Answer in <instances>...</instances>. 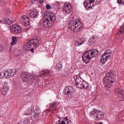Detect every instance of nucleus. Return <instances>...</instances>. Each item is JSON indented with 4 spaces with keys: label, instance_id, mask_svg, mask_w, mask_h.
I'll list each match as a JSON object with an SVG mask.
<instances>
[{
    "label": "nucleus",
    "instance_id": "nucleus-1",
    "mask_svg": "<svg viewBox=\"0 0 124 124\" xmlns=\"http://www.w3.org/2000/svg\"><path fill=\"white\" fill-rule=\"evenodd\" d=\"M115 80H116L115 71L111 70L106 75L103 80V83L105 88L108 91H111L112 84L115 82Z\"/></svg>",
    "mask_w": 124,
    "mask_h": 124
},
{
    "label": "nucleus",
    "instance_id": "nucleus-2",
    "mask_svg": "<svg viewBox=\"0 0 124 124\" xmlns=\"http://www.w3.org/2000/svg\"><path fill=\"white\" fill-rule=\"evenodd\" d=\"M45 14L47 16V18L43 21L44 28L50 29L56 21V15L54 13L47 14V13Z\"/></svg>",
    "mask_w": 124,
    "mask_h": 124
},
{
    "label": "nucleus",
    "instance_id": "nucleus-3",
    "mask_svg": "<svg viewBox=\"0 0 124 124\" xmlns=\"http://www.w3.org/2000/svg\"><path fill=\"white\" fill-rule=\"evenodd\" d=\"M83 28V24L80 21L71 20L68 25V29L74 32H80Z\"/></svg>",
    "mask_w": 124,
    "mask_h": 124
},
{
    "label": "nucleus",
    "instance_id": "nucleus-4",
    "mask_svg": "<svg viewBox=\"0 0 124 124\" xmlns=\"http://www.w3.org/2000/svg\"><path fill=\"white\" fill-rule=\"evenodd\" d=\"M74 79L75 80V82L76 83V85L78 86V88H79V89H85V87H86V90H88L89 89L88 85V83L86 82V81L83 80L79 76H74Z\"/></svg>",
    "mask_w": 124,
    "mask_h": 124
},
{
    "label": "nucleus",
    "instance_id": "nucleus-5",
    "mask_svg": "<svg viewBox=\"0 0 124 124\" xmlns=\"http://www.w3.org/2000/svg\"><path fill=\"white\" fill-rule=\"evenodd\" d=\"M105 113L102 111H100L96 109H93L92 111L90 112V117L94 118L96 121H100L102 120L104 117Z\"/></svg>",
    "mask_w": 124,
    "mask_h": 124
},
{
    "label": "nucleus",
    "instance_id": "nucleus-6",
    "mask_svg": "<svg viewBox=\"0 0 124 124\" xmlns=\"http://www.w3.org/2000/svg\"><path fill=\"white\" fill-rule=\"evenodd\" d=\"M39 45V40L37 39H33L28 41L24 46V48L26 51H29L30 48L33 47H37Z\"/></svg>",
    "mask_w": 124,
    "mask_h": 124
},
{
    "label": "nucleus",
    "instance_id": "nucleus-7",
    "mask_svg": "<svg viewBox=\"0 0 124 124\" xmlns=\"http://www.w3.org/2000/svg\"><path fill=\"white\" fill-rule=\"evenodd\" d=\"M20 76L24 83H31V80L33 79V76L28 74L26 72H21Z\"/></svg>",
    "mask_w": 124,
    "mask_h": 124
},
{
    "label": "nucleus",
    "instance_id": "nucleus-8",
    "mask_svg": "<svg viewBox=\"0 0 124 124\" xmlns=\"http://www.w3.org/2000/svg\"><path fill=\"white\" fill-rule=\"evenodd\" d=\"M90 52H91V50L86 51L82 56V61L86 64H88L91 62V60L93 59Z\"/></svg>",
    "mask_w": 124,
    "mask_h": 124
},
{
    "label": "nucleus",
    "instance_id": "nucleus-9",
    "mask_svg": "<svg viewBox=\"0 0 124 124\" xmlns=\"http://www.w3.org/2000/svg\"><path fill=\"white\" fill-rule=\"evenodd\" d=\"M115 94L117 95L121 101L124 100V92L121 88L116 89L115 91Z\"/></svg>",
    "mask_w": 124,
    "mask_h": 124
},
{
    "label": "nucleus",
    "instance_id": "nucleus-10",
    "mask_svg": "<svg viewBox=\"0 0 124 124\" xmlns=\"http://www.w3.org/2000/svg\"><path fill=\"white\" fill-rule=\"evenodd\" d=\"M11 31L15 34L21 33L22 31V28L19 25H13L11 27Z\"/></svg>",
    "mask_w": 124,
    "mask_h": 124
},
{
    "label": "nucleus",
    "instance_id": "nucleus-11",
    "mask_svg": "<svg viewBox=\"0 0 124 124\" xmlns=\"http://www.w3.org/2000/svg\"><path fill=\"white\" fill-rule=\"evenodd\" d=\"M9 88L7 83L5 82H3L2 86L0 88V91L3 95H5L8 92Z\"/></svg>",
    "mask_w": 124,
    "mask_h": 124
},
{
    "label": "nucleus",
    "instance_id": "nucleus-12",
    "mask_svg": "<svg viewBox=\"0 0 124 124\" xmlns=\"http://www.w3.org/2000/svg\"><path fill=\"white\" fill-rule=\"evenodd\" d=\"M33 110H34V106L31 105V107L28 108L25 111V113L23 114L24 116H30V115H32Z\"/></svg>",
    "mask_w": 124,
    "mask_h": 124
},
{
    "label": "nucleus",
    "instance_id": "nucleus-13",
    "mask_svg": "<svg viewBox=\"0 0 124 124\" xmlns=\"http://www.w3.org/2000/svg\"><path fill=\"white\" fill-rule=\"evenodd\" d=\"M63 12L64 14L67 15L71 12V5L70 4H66L64 5Z\"/></svg>",
    "mask_w": 124,
    "mask_h": 124
},
{
    "label": "nucleus",
    "instance_id": "nucleus-14",
    "mask_svg": "<svg viewBox=\"0 0 124 124\" xmlns=\"http://www.w3.org/2000/svg\"><path fill=\"white\" fill-rule=\"evenodd\" d=\"M64 93L67 95H71L74 93V89L71 86H67L65 88Z\"/></svg>",
    "mask_w": 124,
    "mask_h": 124
},
{
    "label": "nucleus",
    "instance_id": "nucleus-15",
    "mask_svg": "<svg viewBox=\"0 0 124 124\" xmlns=\"http://www.w3.org/2000/svg\"><path fill=\"white\" fill-rule=\"evenodd\" d=\"M109 58H110V56H108L106 53L104 52L102 56V58L100 60V62L101 64H104V63L106 62V61L108 60H109Z\"/></svg>",
    "mask_w": 124,
    "mask_h": 124
},
{
    "label": "nucleus",
    "instance_id": "nucleus-16",
    "mask_svg": "<svg viewBox=\"0 0 124 124\" xmlns=\"http://www.w3.org/2000/svg\"><path fill=\"white\" fill-rule=\"evenodd\" d=\"M30 16L31 18H36L38 16V11L35 9L30 12Z\"/></svg>",
    "mask_w": 124,
    "mask_h": 124
},
{
    "label": "nucleus",
    "instance_id": "nucleus-17",
    "mask_svg": "<svg viewBox=\"0 0 124 124\" xmlns=\"http://www.w3.org/2000/svg\"><path fill=\"white\" fill-rule=\"evenodd\" d=\"M23 21L26 26L30 25V17L27 16H23Z\"/></svg>",
    "mask_w": 124,
    "mask_h": 124
},
{
    "label": "nucleus",
    "instance_id": "nucleus-18",
    "mask_svg": "<svg viewBox=\"0 0 124 124\" xmlns=\"http://www.w3.org/2000/svg\"><path fill=\"white\" fill-rule=\"evenodd\" d=\"M85 41L86 40L84 39V38H79L78 41L76 43L75 45L76 46H81Z\"/></svg>",
    "mask_w": 124,
    "mask_h": 124
},
{
    "label": "nucleus",
    "instance_id": "nucleus-19",
    "mask_svg": "<svg viewBox=\"0 0 124 124\" xmlns=\"http://www.w3.org/2000/svg\"><path fill=\"white\" fill-rule=\"evenodd\" d=\"M90 55L92 58L93 57H95V56H97L98 55L99 51L96 49H94L93 51L91 50V52H90Z\"/></svg>",
    "mask_w": 124,
    "mask_h": 124
},
{
    "label": "nucleus",
    "instance_id": "nucleus-20",
    "mask_svg": "<svg viewBox=\"0 0 124 124\" xmlns=\"http://www.w3.org/2000/svg\"><path fill=\"white\" fill-rule=\"evenodd\" d=\"M18 42V40L17 39V37H12V42H11V45L13 46L16 45Z\"/></svg>",
    "mask_w": 124,
    "mask_h": 124
},
{
    "label": "nucleus",
    "instance_id": "nucleus-21",
    "mask_svg": "<svg viewBox=\"0 0 124 124\" xmlns=\"http://www.w3.org/2000/svg\"><path fill=\"white\" fill-rule=\"evenodd\" d=\"M3 22L5 25H11L12 21L10 20L8 17L3 19Z\"/></svg>",
    "mask_w": 124,
    "mask_h": 124
},
{
    "label": "nucleus",
    "instance_id": "nucleus-22",
    "mask_svg": "<svg viewBox=\"0 0 124 124\" xmlns=\"http://www.w3.org/2000/svg\"><path fill=\"white\" fill-rule=\"evenodd\" d=\"M57 102H53V103H50V106L49 107V109L48 110V111H51L50 109H53L55 108L57 106Z\"/></svg>",
    "mask_w": 124,
    "mask_h": 124
},
{
    "label": "nucleus",
    "instance_id": "nucleus-23",
    "mask_svg": "<svg viewBox=\"0 0 124 124\" xmlns=\"http://www.w3.org/2000/svg\"><path fill=\"white\" fill-rule=\"evenodd\" d=\"M16 72H17V71H16V69H11L9 71L10 77H13V76L16 74Z\"/></svg>",
    "mask_w": 124,
    "mask_h": 124
},
{
    "label": "nucleus",
    "instance_id": "nucleus-24",
    "mask_svg": "<svg viewBox=\"0 0 124 124\" xmlns=\"http://www.w3.org/2000/svg\"><path fill=\"white\" fill-rule=\"evenodd\" d=\"M83 4H84V6L85 8H86V9H87V10L91 9V4H90V2L89 3H87V2H86V1H84Z\"/></svg>",
    "mask_w": 124,
    "mask_h": 124
},
{
    "label": "nucleus",
    "instance_id": "nucleus-25",
    "mask_svg": "<svg viewBox=\"0 0 124 124\" xmlns=\"http://www.w3.org/2000/svg\"><path fill=\"white\" fill-rule=\"evenodd\" d=\"M41 77H48V76H50V71L47 72H45L40 75Z\"/></svg>",
    "mask_w": 124,
    "mask_h": 124
},
{
    "label": "nucleus",
    "instance_id": "nucleus-26",
    "mask_svg": "<svg viewBox=\"0 0 124 124\" xmlns=\"http://www.w3.org/2000/svg\"><path fill=\"white\" fill-rule=\"evenodd\" d=\"M124 24H123V25L122 26H121V27L119 29L117 34L118 35H120V34H121V33H124Z\"/></svg>",
    "mask_w": 124,
    "mask_h": 124
},
{
    "label": "nucleus",
    "instance_id": "nucleus-27",
    "mask_svg": "<svg viewBox=\"0 0 124 124\" xmlns=\"http://www.w3.org/2000/svg\"><path fill=\"white\" fill-rule=\"evenodd\" d=\"M91 2H93L95 5H97V4H99L101 2V0H91Z\"/></svg>",
    "mask_w": 124,
    "mask_h": 124
},
{
    "label": "nucleus",
    "instance_id": "nucleus-28",
    "mask_svg": "<svg viewBox=\"0 0 124 124\" xmlns=\"http://www.w3.org/2000/svg\"><path fill=\"white\" fill-rule=\"evenodd\" d=\"M104 53H105L108 57H111V55H112V51L110 49L106 50Z\"/></svg>",
    "mask_w": 124,
    "mask_h": 124
},
{
    "label": "nucleus",
    "instance_id": "nucleus-29",
    "mask_svg": "<svg viewBox=\"0 0 124 124\" xmlns=\"http://www.w3.org/2000/svg\"><path fill=\"white\" fill-rule=\"evenodd\" d=\"M4 77L5 78H7V77H10V75H9V71H4Z\"/></svg>",
    "mask_w": 124,
    "mask_h": 124
},
{
    "label": "nucleus",
    "instance_id": "nucleus-30",
    "mask_svg": "<svg viewBox=\"0 0 124 124\" xmlns=\"http://www.w3.org/2000/svg\"><path fill=\"white\" fill-rule=\"evenodd\" d=\"M20 53V50L19 49H16L15 51H14V55L15 56H19V54Z\"/></svg>",
    "mask_w": 124,
    "mask_h": 124
},
{
    "label": "nucleus",
    "instance_id": "nucleus-31",
    "mask_svg": "<svg viewBox=\"0 0 124 124\" xmlns=\"http://www.w3.org/2000/svg\"><path fill=\"white\" fill-rule=\"evenodd\" d=\"M4 77V71H2L0 72V79H2Z\"/></svg>",
    "mask_w": 124,
    "mask_h": 124
},
{
    "label": "nucleus",
    "instance_id": "nucleus-32",
    "mask_svg": "<svg viewBox=\"0 0 124 124\" xmlns=\"http://www.w3.org/2000/svg\"><path fill=\"white\" fill-rule=\"evenodd\" d=\"M34 117L35 118V119H36V120H37V121H38V120H39V114H37V113H34L33 114Z\"/></svg>",
    "mask_w": 124,
    "mask_h": 124
},
{
    "label": "nucleus",
    "instance_id": "nucleus-33",
    "mask_svg": "<svg viewBox=\"0 0 124 124\" xmlns=\"http://www.w3.org/2000/svg\"><path fill=\"white\" fill-rule=\"evenodd\" d=\"M34 113L40 115V113H41V110L39 108H36L34 111Z\"/></svg>",
    "mask_w": 124,
    "mask_h": 124
},
{
    "label": "nucleus",
    "instance_id": "nucleus-34",
    "mask_svg": "<svg viewBox=\"0 0 124 124\" xmlns=\"http://www.w3.org/2000/svg\"><path fill=\"white\" fill-rule=\"evenodd\" d=\"M56 68L57 69H61V68H62V64L58 63L57 64Z\"/></svg>",
    "mask_w": 124,
    "mask_h": 124
},
{
    "label": "nucleus",
    "instance_id": "nucleus-35",
    "mask_svg": "<svg viewBox=\"0 0 124 124\" xmlns=\"http://www.w3.org/2000/svg\"><path fill=\"white\" fill-rule=\"evenodd\" d=\"M117 2L118 3V4H123V5H124V0H117Z\"/></svg>",
    "mask_w": 124,
    "mask_h": 124
},
{
    "label": "nucleus",
    "instance_id": "nucleus-36",
    "mask_svg": "<svg viewBox=\"0 0 124 124\" xmlns=\"http://www.w3.org/2000/svg\"><path fill=\"white\" fill-rule=\"evenodd\" d=\"M90 1V4H91V6H90V8H91L92 9V7H93V5H95V4H94V3H93V2H91L92 1V0H89Z\"/></svg>",
    "mask_w": 124,
    "mask_h": 124
},
{
    "label": "nucleus",
    "instance_id": "nucleus-37",
    "mask_svg": "<svg viewBox=\"0 0 124 124\" xmlns=\"http://www.w3.org/2000/svg\"><path fill=\"white\" fill-rule=\"evenodd\" d=\"M46 9L50 10L51 9V5L50 4H46Z\"/></svg>",
    "mask_w": 124,
    "mask_h": 124
},
{
    "label": "nucleus",
    "instance_id": "nucleus-38",
    "mask_svg": "<svg viewBox=\"0 0 124 124\" xmlns=\"http://www.w3.org/2000/svg\"><path fill=\"white\" fill-rule=\"evenodd\" d=\"M55 4H57V6H59V5H60V4H61V2H60L59 1H55Z\"/></svg>",
    "mask_w": 124,
    "mask_h": 124
},
{
    "label": "nucleus",
    "instance_id": "nucleus-39",
    "mask_svg": "<svg viewBox=\"0 0 124 124\" xmlns=\"http://www.w3.org/2000/svg\"><path fill=\"white\" fill-rule=\"evenodd\" d=\"M3 46H0V52H2V51H3Z\"/></svg>",
    "mask_w": 124,
    "mask_h": 124
},
{
    "label": "nucleus",
    "instance_id": "nucleus-40",
    "mask_svg": "<svg viewBox=\"0 0 124 124\" xmlns=\"http://www.w3.org/2000/svg\"><path fill=\"white\" fill-rule=\"evenodd\" d=\"M65 120H66V122H67V124H68V123H69V122L70 121V120H69L68 119H67V117H66L65 118Z\"/></svg>",
    "mask_w": 124,
    "mask_h": 124
},
{
    "label": "nucleus",
    "instance_id": "nucleus-41",
    "mask_svg": "<svg viewBox=\"0 0 124 124\" xmlns=\"http://www.w3.org/2000/svg\"><path fill=\"white\" fill-rule=\"evenodd\" d=\"M31 53H34V49H33V48H31Z\"/></svg>",
    "mask_w": 124,
    "mask_h": 124
},
{
    "label": "nucleus",
    "instance_id": "nucleus-42",
    "mask_svg": "<svg viewBox=\"0 0 124 124\" xmlns=\"http://www.w3.org/2000/svg\"><path fill=\"white\" fill-rule=\"evenodd\" d=\"M40 3H43L44 2V0H39Z\"/></svg>",
    "mask_w": 124,
    "mask_h": 124
},
{
    "label": "nucleus",
    "instance_id": "nucleus-43",
    "mask_svg": "<svg viewBox=\"0 0 124 124\" xmlns=\"http://www.w3.org/2000/svg\"><path fill=\"white\" fill-rule=\"evenodd\" d=\"M95 124H103V123L102 122H97L95 123Z\"/></svg>",
    "mask_w": 124,
    "mask_h": 124
},
{
    "label": "nucleus",
    "instance_id": "nucleus-44",
    "mask_svg": "<svg viewBox=\"0 0 124 124\" xmlns=\"http://www.w3.org/2000/svg\"><path fill=\"white\" fill-rule=\"evenodd\" d=\"M61 124H65V122L64 121H62L61 122Z\"/></svg>",
    "mask_w": 124,
    "mask_h": 124
},
{
    "label": "nucleus",
    "instance_id": "nucleus-45",
    "mask_svg": "<svg viewBox=\"0 0 124 124\" xmlns=\"http://www.w3.org/2000/svg\"><path fill=\"white\" fill-rule=\"evenodd\" d=\"M92 39H93V40H94L95 39V37L94 36H93Z\"/></svg>",
    "mask_w": 124,
    "mask_h": 124
},
{
    "label": "nucleus",
    "instance_id": "nucleus-46",
    "mask_svg": "<svg viewBox=\"0 0 124 124\" xmlns=\"http://www.w3.org/2000/svg\"><path fill=\"white\" fill-rule=\"evenodd\" d=\"M58 122H61V120H59L58 121Z\"/></svg>",
    "mask_w": 124,
    "mask_h": 124
}]
</instances>
